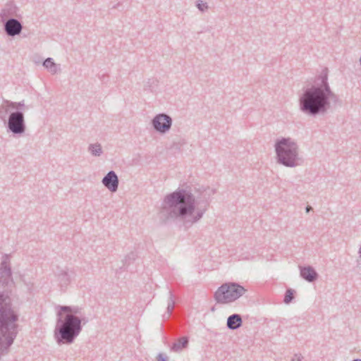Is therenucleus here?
<instances>
[{
	"label": "nucleus",
	"instance_id": "f257e3e1",
	"mask_svg": "<svg viewBox=\"0 0 361 361\" xmlns=\"http://www.w3.org/2000/svg\"><path fill=\"white\" fill-rule=\"evenodd\" d=\"M216 190L209 187L178 188L164 197L161 213L166 212L167 219L179 220L189 228L202 218Z\"/></svg>",
	"mask_w": 361,
	"mask_h": 361
},
{
	"label": "nucleus",
	"instance_id": "f03ea898",
	"mask_svg": "<svg viewBox=\"0 0 361 361\" xmlns=\"http://www.w3.org/2000/svg\"><path fill=\"white\" fill-rule=\"evenodd\" d=\"M13 284L11 267L4 261L0 264V360L8 354L18 333L19 315L10 298Z\"/></svg>",
	"mask_w": 361,
	"mask_h": 361
},
{
	"label": "nucleus",
	"instance_id": "7ed1b4c3",
	"mask_svg": "<svg viewBox=\"0 0 361 361\" xmlns=\"http://www.w3.org/2000/svg\"><path fill=\"white\" fill-rule=\"evenodd\" d=\"M299 109L304 114L316 117L325 115L334 106L341 105V100L331 88L329 82V70L322 69L316 75L311 86L303 89L298 99Z\"/></svg>",
	"mask_w": 361,
	"mask_h": 361
},
{
	"label": "nucleus",
	"instance_id": "20e7f679",
	"mask_svg": "<svg viewBox=\"0 0 361 361\" xmlns=\"http://www.w3.org/2000/svg\"><path fill=\"white\" fill-rule=\"evenodd\" d=\"M57 308L54 338L59 345L71 344L89 319L85 317L81 307L59 305Z\"/></svg>",
	"mask_w": 361,
	"mask_h": 361
},
{
	"label": "nucleus",
	"instance_id": "39448f33",
	"mask_svg": "<svg viewBox=\"0 0 361 361\" xmlns=\"http://www.w3.org/2000/svg\"><path fill=\"white\" fill-rule=\"evenodd\" d=\"M275 152L277 163L290 168L300 166L302 159L299 156V146L290 137H281L276 140Z\"/></svg>",
	"mask_w": 361,
	"mask_h": 361
},
{
	"label": "nucleus",
	"instance_id": "423d86ee",
	"mask_svg": "<svg viewBox=\"0 0 361 361\" xmlns=\"http://www.w3.org/2000/svg\"><path fill=\"white\" fill-rule=\"evenodd\" d=\"M247 290L241 285L235 282L223 283L214 295L217 303L226 304L235 301L243 296Z\"/></svg>",
	"mask_w": 361,
	"mask_h": 361
},
{
	"label": "nucleus",
	"instance_id": "0eeeda50",
	"mask_svg": "<svg viewBox=\"0 0 361 361\" xmlns=\"http://www.w3.org/2000/svg\"><path fill=\"white\" fill-rule=\"evenodd\" d=\"M6 131L13 135L21 136L26 130V123L23 111L16 110L10 113L4 123Z\"/></svg>",
	"mask_w": 361,
	"mask_h": 361
},
{
	"label": "nucleus",
	"instance_id": "6e6552de",
	"mask_svg": "<svg viewBox=\"0 0 361 361\" xmlns=\"http://www.w3.org/2000/svg\"><path fill=\"white\" fill-rule=\"evenodd\" d=\"M172 123V118L165 113L157 114L151 121L154 130L161 135L166 134L170 130Z\"/></svg>",
	"mask_w": 361,
	"mask_h": 361
},
{
	"label": "nucleus",
	"instance_id": "1a4fd4ad",
	"mask_svg": "<svg viewBox=\"0 0 361 361\" xmlns=\"http://www.w3.org/2000/svg\"><path fill=\"white\" fill-rule=\"evenodd\" d=\"M4 29L8 36L15 37L20 34L23 25L18 19L10 18L4 23Z\"/></svg>",
	"mask_w": 361,
	"mask_h": 361
},
{
	"label": "nucleus",
	"instance_id": "9d476101",
	"mask_svg": "<svg viewBox=\"0 0 361 361\" xmlns=\"http://www.w3.org/2000/svg\"><path fill=\"white\" fill-rule=\"evenodd\" d=\"M102 183L110 192H116L118 190L119 179L114 171H109L102 178Z\"/></svg>",
	"mask_w": 361,
	"mask_h": 361
},
{
	"label": "nucleus",
	"instance_id": "9b49d317",
	"mask_svg": "<svg viewBox=\"0 0 361 361\" xmlns=\"http://www.w3.org/2000/svg\"><path fill=\"white\" fill-rule=\"evenodd\" d=\"M73 274H74V271H69L67 267H57L56 276L59 281L61 287H66L71 283V277Z\"/></svg>",
	"mask_w": 361,
	"mask_h": 361
},
{
	"label": "nucleus",
	"instance_id": "f8f14e48",
	"mask_svg": "<svg viewBox=\"0 0 361 361\" xmlns=\"http://www.w3.org/2000/svg\"><path fill=\"white\" fill-rule=\"evenodd\" d=\"M300 276L309 283H313L319 277L318 273L311 266L300 267Z\"/></svg>",
	"mask_w": 361,
	"mask_h": 361
},
{
	"label": "nucleus",
	"instance_id": "ddd939ff",
	"mask_svg": "<svg viewBox=\"0 0 361 361\" xmlns=\"http://www.w3.org/2000/svg\"><path fill=\"white\" fill-rule=\"evenodd\" d=\"M243 324L242 317L239 314H233L227 318L226 326L230 330H236Z\"/></svg>",
	"mask_w": 361,
	"mask_h": 361
},
{
	"label": "nucleus",
	"instance_id": "4468645a",
	"mask_svg": "<svg viewBox=\"0 0 361 361\" xmlns=\"http://www.w3.org/2000/svg\"><path fill=\"white\" fill-rule=\"evenodd\" d=\"M188 343L189 339L187 336L180 337L172 344L171 350L175 353H180L188 347Z\"/></svg>",
	"mask_w": 361,
	"mask_h": 361
},
{
	"label": "nucleus",
	"instance_id": "2eb2a0df",
	"mask_svg": "<svg viewBox=\"0 0 361 361\" xmlns=\"http://www.w3.org/2000/svg\"><path fill=\"white\" fill-rule=\"evenodd\" d=\"M43 66L46 68L51 74H56L59 71L58 65L54 61L52 58H47L43 62Z\"/></svg>",
	"mask_w": 361,
	"mask_h": 361
},
{
	"label": "nucleus",
	"instance_id": "dca6fc26",
	"mask_svg": "<svg viewBox=\"0 0 361 361\" xmlns=\"http://www.w3.org/2000/svg\"><path fill=\"white\" fill-rule=\"evenodd\" d=\"M87 151L94 157H100L103 154L102 145L99 142L90 144Z\"/></svg>",
	"mask_w": 361,
	"mask_h": 361
},
{
	"label": "nucleus",
	"instance_id": "f3484780",
	"mask_svg": "<svg viewBox=\"0 0 361 361\" xmlns=\"http://www.w3.org/2000/svg\"><path fill=\"white\" fill-rule=\"evenodd\" d=\"M10 109H11V107L8 106V104H5L4 101L0 106V119L4 121V123H6L7 121V115Z\"/></svg>",
	"mask_w": 361,
	"mask_h": 361
},
{
	"label": "nucleus",
	"instance_id": "a211bd4d",
	"mask_svg": "<svg viewBox=\"0 0 361 361\" xmlns=\"http://www.w3.org/2000/svg\"><path fill=\"white\" fill-rule=\"evenodd\" d=\"M169 298L168 300L167 308H166V312L168 314L167 318H169V317L171 316V314L174 309V307H175V301L173 299V295L172 292L169 291Z\"/></svg>",
	"mask_w": 361,
	"mask_h": 361
},
{
	"label": "nucleus",
	"instance_id": "6ab92c4d",
	"mask_svg": "<svg viewBox=\"0 0 361 361\" xmlns=\"http://www.w3.org/2000/svg\"><path fill=\"white\" fill-rule=\"evenodd\" d=\"M4 103L8 104V106L11 107V109L19 110L25 106L24 101L19 102H11L7 99H4Z\"/></svg>",
	"mask_w": 361,
	"mask_h": 361
},
{
	"label": "nucleus",
	"instance_id": "aec40b11",
	"mask_svg": "<svg viewBox=\"0 0 361 361\" xmlns=\"http://www.w3.org/2000/svg\"><path fill=\"white\" fill-rule=\"evenodd\" d=\"M294 293H295L294 290H293L291 288L287 289V290L286 291V293H285L284 299H283L284 303L289 304L290 302H291L293 301V300L294 299Z\"/></svg>",
	"mask_w": 361,
	"mask_h": 361
},
{
	"label": "nucleus",
	"instance_id": "412c9836",
	"mask_svg": "<svg viewBox=\"0 0 361 361\" xmlns=\"http://www.w3.org/2000/svg\"><path fill=\"white\" fill-rule=\"evenodd\" d=\"M196 6L202 12H204L209 8L207 3L204 2L202 0L196 1Z\"/></svg>",
	"mask_w": 361,
	"mask_h": 361
},
{
	"label": "nucleus",
	"instance_id": "4be33fe9",
	"mask_svg": "<svg viewBox=\"0 0 361 361\" xmlns=\"http://www.w3.org/2000/svg\"><path fill=\"white\" fill-rule=\"evenodd\" d=\"M137 257V254L134 252H130L128 254L124 259L125 264H129L131 262H133Z\"/></svg>",
	"mask_w": 361,
	"mask_h": 361
},
{
	"label": "nucleus",
	"instance_id": "5701e85b",
	"mask_svg": "<svg viewBox=\"0 0 361 361\" xmlns=\"http://www.w3.org/2000/svg\"><path fill=\"white\" fill-rule=\"evenodd\" d=\"M155 80L154 79H148V80L144 85V90H149L152 91V86L154 83Z\"/></svg>",
	"mask_w": 361,
	"mask_h": 361
},
{
	"label": "nucleus",
	"instance_id": "b1692460",
	"mask_svg": "<svg viewBox=\"0 0 361 361\" xmlns=\"http://www.w3.org/2000/svg\"><path fill=\"white\" fill-rule=\"evenodd\" d=\"M157 360V361H169L168 357L163 353H159Z\"/></svg>",
	"mask_w": 361,
	"mask_h": 361
},
{
	"label": "nucleus",
	"instance_id": "393cba45",
	"mask_svg": "<svg viewBox=\"0 0 361 361\" xmlns=\"http://www.w3.org/2000/svg\"><path fill=\"white\" fill-rule=\"evenodd\" d=\"M22 281H23L24 284L27 286V290H28L29 291H30V290L32 289V288H33V286H34L33 283H32V282H31V281H28V282H27V281H25L24 279H22Z\"/></svg>",
	"mask_w": 361,
	"mask_h": 361
},
{
	"label": "nucleus",
	"instance_id": "a878e982",
	"mask_svg": "<svg viewBox=\"0 0 361 361\" xmlns=\"http://www.w3.org/2000/svg\"><path fill=\"white\" fill-rule=\"evenodd\" d=\"M303 356L301 354H295L291 359V361H301Z\"/></svg>",
	"mask_w": 361,
	"mask_h": 361
},
{
	"label": "nucleus",
	"instance_id": "bb28decb",
	"mask_svg": "<svg viewBox=\"0 0 361 361\" xmlns=\"http://www.w3.org/2000/svg\"><path fill=\"white\" fill-rule=\"evenodd\" d=\"M313 209L311 206L310 205H307L305 208V211L307 213L310 212V211H312Z\"/></svg>",
	"mask_w": 361,
	"mask_h": 361
},
{
	"label": "nucleus",
	"instance_id": "cd10ccee",
	"mask_svg": "<svg viewBox=\"0 0 361 361\" xmlns=\"http://www.w3.org/2000/svg\"><path fill=\"white\" fill-rule=\"evenodd\" d=\"M120 5V3H118L116 5L113 6V8H116Z\"/></svg>",
	"mask_w": 361,
	"mask_h": 361
},
{
	"label": "nucleus",
	"instance_id": "c85d7f7f",
	"mask_svg": "<svg viewBox=\"0 0 361 361\" xmlns=\"http://www.w3.org/2000/svg\"><path fill=\"white\" fill-rule=\"evenodd\" d=\"M358 253H359L360 257L361 258V245H360V247L359 249Z\"/></svg>",
	"mask_w": 361,
	"mask_h": 361
},
{
	"label": "nucleus",
	"instance_id": "c756f323",
	"mask_svg": "<svg viewBox=\"0 0 361 361\" xmlns=\"http://www.w3.org/2000/svg\"><path fill=\"white\" fill-rule=\"evenodd\" d=\"M353 361H361L360 359H355V360H353Z\"/></svg>",
	"mask_w": 361,
	"mask_h": 361
},
{
	"label": "nucleus",
	"instance_id": "7c9ffc66",
	"mask_svg": "<svg viewBox=\"0 0 361 361\" xmlns=\"http://www.w3.org/2000/svg\"><path fill=\"white\" fill-rule=\"evenodd\" d=\"M214 310H215L214 307H212V309H211L212 311H214Z\"/></svg>",
	"mask_w": 361,
	"mask_h": 361
}]
</instances>
